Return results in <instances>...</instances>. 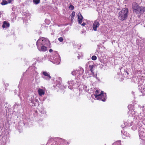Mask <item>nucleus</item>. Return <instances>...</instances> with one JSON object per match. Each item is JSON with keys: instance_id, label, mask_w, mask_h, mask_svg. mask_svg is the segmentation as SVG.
<instances>
[{"instance_id": "nucleus-14", "label": "nucleus", "mask_w": 145, "mask_h": 145, "mask_svg": "<svg viewBox=\"0 0 145 145\" xmlns=\"http://www.w3.org/2000/svg\"><path fill=\"white\" fill-rule=\"evenodd\" d=\"M2 26L3 28L8 27L9 26V24L6 21H5L4 22Z\"/></svg>"}, {"instance_id": "nucleus-16", "label": "nucleus", "mask_w": 145, "mask_h": 145, "mask_svg": "<svg viewBox=\"0 0 145 145\" xmlns=\"http://www.w3.org/2000/svg\"><path fill=\"white\" fill-rule=\"evenodd\" d=\"M75 15V12L74 11H73L71 15V20H72L74 19V18Z\"/></svg>"}, {"instance_id": "nucleus-2", "label": "nucleus", "mask_w": 145, "mask_h": 145, "mask_svg": "<svg viewBox=\"0 0 145 145\" xmlns=\"http://www.w3.org/2000/svg\"><path fill=\"white\" fill-rule=\"evenodd\" d=\"M128 10L127 8H123L118 14V17L120 20H124L126 19L128 16Z\"/></svg>"}, {"instance_id": "nucleus-8", "label": "nucleus", "mask_w": 145, "mask_h": 145, "mask_svg": "<svg viewBox=\"0 0 145 145\" xmlns=\"http://www.w3.org/2000/svg\"><path fill=\"white\" fill-rule=\"evenodd\" d=\"M103 92L101 91L100 92V91L99 90H96V91H95V93L93 94H92L91 95V96L93 97L94 98V97H95V98L94 99H97L98 97H100L101 95V93H102Z\"/></svg>"}, {"instance_id": "nucleus-1", "label": "nucleus", "mask_w": 145, "mask_h": 145, "mask_svg": "<svg viewBox=\"0 0 145 145\" xmlns=\"http://www.w3.org/2000/svg\"><path fill=\"white\" fill-rule=\"evenodd\" d=\"M50 44L49 40L47 39L42 37L39 39L37 42V45L38 50L42 52H45L47 50L46 46Z\"/></svg>"}, {"instance_id": "nucleus-28", "label": "nucleus", "mask_w": 145, "mask_h": 145, "mask_svg": "<svg viewBox=\"0 0 145 145\" xmlns=\"http://www.w3.org/2000/svg\"><path fill=\"white\" fill-rule=\"evenodd\" d=\"M142 117H140V119H142Z\"/></svg>"}, {"instance_id": "nucleus-3", "label": "nucleus", "mask_w": 145, "mask_h": 145, "mask_svg": "<svg viewBox=\"0 0 145 145\" xmlns=\"http://www.w3.org/2000/svg\"><path fill=\"white\" fill-rule=\"evenodd\" d=\"M53 54L54 55L51 57V61L54 63L58 64L60 60L59 56L56 51H54Z\"/></svg>"}, {"instance_id": "nucleus-11", "label": "nucleus", "mask_w": 145, "mask_h": 145, "mask_svg": "<svg viewBox=\"0 0 145 145\" xmlns=\"http://www.w3.org/2000/svg\"><path fill=\"white\" fill-rule=\"evenodd\" d=\"M78 18L79 24H81L82 22V20L83 18L81 13H78L77 15Z\"/></svg>"}, {"instance_id": "nucleus-6", "label": "nucleus", "mask_w": 145, "mask_h": 145, "mask_svg": "<svg viewBox=\"0 0 145 145\" xmlns=\"http://www.w3.org/2000/svg\"><path fill=\"white\" fill-rule=\"evenodd\" d=\"M84 71V70L83 69H81L79 70L75 69L72 72L71 74L73 75H77L78 74L80 75L82 74Z\"/></svg>"}, {"instance_id": "nucleus-20", "label": "nucleus", "mask_w": 145, "mask_h": 145, "mask_svg": "<svg viewBox=\"0 0 145 145\" xmlns=\"http://www.w3.org/2000/svg\"><path fill=\"white\" fill-rule=\"evenodd\" d=\"M58 40L60 42H62L63 41V39L62 37H60L58 38Z\"/></svg>"}, {"instance_id": "nucleus-27", "label": "nucleus", "mask_w": 145, "mask_h": 145, "mask_svg": "<svg viewBox=\"0 0 145 145\" xmlns=\"http://www.w3.org/2000/svg\"><path fill=\"white\" fill-rule=\"evenodd\" d=\"M87 88V87L86 86H84V90H85L86 91V88Z\"/></svg>"}, {"instance_id": "nucleus-30", "label": "nucleus", "mask_w": 145, "mask_h": 145, "mask_svg": "<svg viewBox=\"0 0 145 145\" xmlns=\"http://www.w3.org/2000/svg\"><path fill=\"white\" fill-rule=\"evenodd\" d=\"M142 114L141 113H140V116H141V115Z\"/></svg>"}, {"instance_id": "nucleus-26", "label": "nucleus", "mask_w": 145, "mask_h": 145, "mask_svg": "<svg viewBox=\"0 0 145 145\" xmlns=\"http://www.w3.org/2000/svg\"><path fill=\"white\" fill-rule=\"evenodd\" d=\"M49 52H50L51 53V52H53V50L52 49H50L49 50Z\"/></svg>"}, {"instance_id": "nucleus-18", "label": "nucleus", "mask_w": 145, "mask_h": 145, "mask_svg": "<svg viewBox=\"0 0 145 145\" xmlns=\"http://www.w3.org/2000/svg\"><path fill=\"white\" fill-rule=\"evenodd\" d=\"M8 4V3L7 1H3L1 3V4L2 5H7Z\"/></svg>"}, {"instance_id": "nucleus-19", "label": "nucleus", "mask_w": 145, "mask_h": 145, "mask_svg": "<svg viewBox=\"0 0 145 145\" xmlns=\"http://www.w3.org/2000/svg\"><path fill=\"white\" fill-rule=\"evenodd\" d=\"M91 59L93 60H95L97 59V57L95 56H93L91 57Z\"/></svg>"}, {"instance_id": "nucleus-23", "label": "nucleus", "mask_w": 145, "mask_h": 145, "mask_svg": "<svg viewBox=\"0 0 145 145\" xmlns=\"http://www.w3.org/2000/svg\"><path fill=\"white\" fill-rule=\"evenodd\" d=\"M12 0H7V2L8 3H11Z\"/></svg>"}, {"instance_id": "nucleus-22", "label": "nucleus", "mask_w": 145, "mask_h": 145, "mask_svg": "<svg viewBox=\"0 0 145 145\" xmlns=\"http://www.w3.org/2000/svg\"><path fill=\"white\" fill-rule=\"evenodd\" d=\"M145 12V7H143L142 10V13Z\"/></svg>"}, {"instance_id": "nucleus-15", "label": "nucleus", "mask_w": 145, "mask_h": 145, "mask_svg": "<svg viewBox=\"0 0 145 145\" xmlns=\"http://www.w3.org/2000/svg\"><path fill=\"white\" fill-rule=\"evenodd\" d=\"M94 67V66L93 65H89V68L90 70L91 71L92 73H93V68Z\"/></svg>"}, {"instance_id": "nucleus-17", "label": "nucleus", "mask_w": 145, "mask_h": 145, "mask_svg": "<svg viewBox=\"0 0 145 145\" xmlns=\"http://www.w3.org/2000/svg\"><path fill=\"white\" fill-rule=\"evenodd\" d=\"M40 0H33V3L35 4H37L40 3Z\"/></svg>"}, {"instance_id": "nucleus-25", "label": "nucleus", "mask_w": 145, "mask_h": 145, "mask_svg": "<svg viewBox=\"0 0 145 145\" xmlns=\"http://www.w3.org/2000/svg\"><path fill=\"white\" fill-rule=\"evenodd\" d=\"M86 25V24L85 23H83L82 24V25L83 26H85Z\"/></svg>"}, {"instance_id": "nucleus-10", "label": "nucleus", "mask_w": 145, "mask_h": 145, "mask_svg": "<svg viewBox=\"0 0 145 145\" xmlns=\"http://www.w3.org/2000/svg\"><path fill=\"white\" fill-rule=\"evenodd\" d=\"M100 24L99 21L96 20L95 21L93 25V28L95 31L97 30V28L99 26Z\"/></svg>"}, {"instance_id": "nucleus-13", "label": "nucleus", "mask_w": 145, "mask_h": 145, "mask_svg": "<svg viewBox=\"0 0 145 145\" xmlns=\"http://www.w3.org/2000/svg\"><path fill=\"white\" fill-rule=\"evenodd\" d=\"M38 92L39 95L40 96H42L44 95L45 94V90L44 89H42L40 88L38 89Z\"/></svg>"}, {"instance_id": "nucleus-4", "label": "nucleus", "mask_w": 145, "mask_h": 145, "mask_svg": "<svg viewBox=\"0 0 145 145\" xmlns=\"http://www.w3.org/2000/svg\"><path fill=\"white\" fill-rule=\"evenodd\" d=\"M132 6L134 12L138 14H142V6H139L136 3H133L132 4Z\"/></svg>"}, {"instance_id": "nucleus-29", "label": "nucleus", "mask_w": 145, "mask_h": 145, "mask_svg": "<svg viewBox=\"0 0 145 145\" xmlns=\"http://www.w3.org/2000/svg\"><path fill=\"white\" fill-rule=\"evenodd\" d=\"M118 142H119V143H120V141H118Z\"/></svg>"}, {"instance_id": "nucleus-9", "label": "nucleus", "mask_w": 145, "mask_h": 145, "mask_svg": "<svg viewBox=\"0 0 145 145\" xmlns=\"http://www.w3.org/2000/svg\"><path fill=\"white\" fill-rule=\"evenodd\" d=\"M101 96L98 97L97 99L98 100H102L103 101H106V93H101V94L100 95Z\"/></svg>"}, {"instance_id": "nucleus-7", "label": "nucleus", "mask_w": 145, "mask_h": 145, "mask_svg": "<svg viewBox=\"0 0 145 145\" xmlns=\"http://www.w3.org/2000/svg\"><path fill=\"white\" fill-rule=\"evenodd\" d=\"M42 74H43L42 75V77L44 79L49 80L51 78V77L49 73L44 71L43 72Z\"/></svg>"}, {"instance_id": "nucleus-21", "label": "nucleus", "mask_w": 145, "mask_h": 145, "mask_svg": "<svg viewBox=\"0 0 145 145\" xmlns=\"http://www.w3.org/2000/svg\"><path fill=\"white\" fill-rule=\"evenodd\" d=\"M69 8L71 10H73L74 9V6L72 5H70L69 7Z\"/></svg>"}, {"instance_id": "nucleus-12", "label": "nucleus", "mask_w": 145, "mask_h": 145, "mask_svg": "<svg viewBox=\"0 0 145 145\" xmlns=\"http://www.w3.org/2000/svg\"><path fill=\"white\" fill-rule=\"evenodd\" d=\"M68 83L70 85L68 86V88L71 89H72L73 88V86L74 85V84H76L75 83H74V80L69 81L68 82Z\"/></svg>"}, {"instance_id": "nucleus-24", "label": "nucleus", "mask_w": 145, "mask_h": 145, "mask_svg": "<svg viewBox=\"0 0 145 145\" xmlns=\"http://www.w3.org/2000/svg\"><path fill=\"white\" fill-rule=\"evenodd\" d=\"M92 74H93V76L94 77H96V76H97V74H94V72H93V73H92Z\"/></svg>"}, {"instance_id": "nucleus-5", "label": "nucleus", "mask_w": 145, "mask_h": 145, "mask_svg": "<svg viewBox=\"0 0 145 145\" xmlns=\"http://www.w3.org/2000/svg\"><path fill=\"white\" fill-rule=\"evenodd\" d=\"M139 136L140 139L145 140V130L142 127H140L139 130Z\"/></svg>"}]
</instances>
